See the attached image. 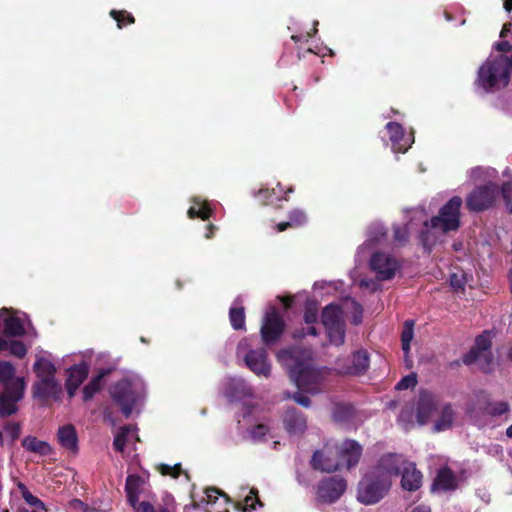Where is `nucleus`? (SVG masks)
<instances>
[{
	"mask_svg": "<svg viewBox=\"0 0 512 512\" xmlns=\"http://www.w3.org/2000/svg\"><path fill=\"white\" fill-rule=\"evenodd\" d=\"M347 488L346 481L341 477H329L322 480L317 489V499L324 503L337 501Z\"/></svg>",
	"mask_w": 512,
	"mask_h": 512,
	"instance_id": "2eb2a0df",
	"label": "nucleus"
},
{
	"mask_svg": "<svg viewBox=\"0 0 512 512\" xmlns=\"http://www.w3.org/2000/svg\"><path fill=\"white\" fill-rule=\"evenodd\" d=\"M6 352L12 356L23 358L27 353V347L21 341L7 339Z\"/></svg>",
	"mask_w": 512,
	"mask_h": 512,
	"instance_id": "a19ab883",
	"label": "nucleus"
},
{
	"mask_svg": "<svg viewBox=\"0 0 512 512\" xmlns=\"http://www.w3.org/2000/svg\"><path fill=\"white\" fill-rule=\"evenodd\" d=\"M205 493L208 502H215L217 496L220 495V492L215 488H209L205 491Z\"/></svg>",
	"mask_w": 512,
	"mask_h": 512,
	"instance_id": "4d7b16f0",
	"label": "nucleus"
},
{
	"mask_svg": "<svg viewBox=\"0 0 512 512\" xmlns=\"http://www.w3.org/2000/svg\"><path fill=\"white\" fill-rule=\"evenodd\" d=\"M379 281L380 280H377V278L376 279H362L359 282V285L361 288H366V289H369L370 291L374 292V291H377L380 289Z\"/></svg>",
	"mask_w": 512,
	"mask_h": 512,
	"instance_id": "5fc2aeb1",
	"label": "nucleus"
},
{
	"mask_svg": "<svg viewBox=\"0 0 512 512\" xmlns=\"http://www.w3.org/2000/svg\"><path fill=\"white\" fill-rule=\"evenodd\" d=\"M283 425L290 436H301L307 429V419L301 411L292 407L284 412Z\"/></svg>",
	"mask_w": 512,
	"mask_h": 512,
	"instance_id": "412c9836",
	"label": "nucleus"
},
{
	"mask_svg": "<svg viewBox=\"0 0 512 512\" xmlns=\"http://www.w3.org/2000/svg\"><path fill=\"white\" fill-rule=\"evenodd\" d=\"M414 337V321L407 320L404 322L402 334H401V342H402V350L405 354V357L408 356L410 352V343Z\"/></svg>",
	"mask_w": 512,
	"mask_h": 512,
	"instance_id": "e433bc0d",
	"label": "nucleus"
},
{
	"mask_svg": "<svg viewBox=\"0 0 512 512\" xmlns=\"http://www.w3.org/2000/svg\"><path fill=\"white\" fill-rule=\"evenodd\" d=\"M285 323L275 307H270L265 313L261 325V337L265 344L274 343L283 333Z\"/></svg>",
	"mask_w": 512,
	"mask_h": 512,
	"instance_id": "ddd939ff",
	"label": "nucleus"
},
{
	"mask_svg": "<svg viewBox=\"0 0 512 512\" xmlns=\"http://www.w3.org/2000/svg\"><path fill=\"white\" fill-rule=\"evenodd\" d=\"M401 457L398 454L383 455L377 464L361 478L357 487V500L372 505L383 499L392 485V477L399 474Z\"/></svg>",
	"mask_w": 512,
	"mask_h": 512,
	"instance_id": "f03ea898",
	"label": "nucleus"
},
{
	"mask_svg": "<svg viewBox=\"0 0 512 512\" xmlns=\"http://www.w3.org/2000/svg\"><path fill=\"white\" fill-rule=\"evenodd\" d=\"M456 477L453 472L449 469H441L434 482V489L447 491L453 490L456 487Z\"/></svg>",
	"mask_w": 512,
	"mask_h": 512,
	"instance_id": "c756f323",
	"label": "nucleus"
},
{
	"mask_svg": "<svg viewBox=\"0 0 512 512\" xmlns=\"http://www.w3.org/2000/svg\"><path fill=\"white\" fill-rule=\"evenodd\" d=\"M4 314L1 315L0 324L3 323L4 334L6 336H22L29 333L31 322L26 314L11 312L8 309H1Z\"/></svg>",
	"mask_w": 512,
	"mask_h": 512,
	"instance_id": "4468645a",
	"label": "nucleus"
},
{
	"mask_svg": "<svg viewBox=\"0 0 512 512\" xmlns=\"http://www.w3.org/2000/svg\"><path fill=\"white\" fill-rule=\"evenodd\" d=\"M412 512H431L429 508L424 506H418L412 510Z\"/></svg>",
	"mask_w": 512,
	"mask_h": 512,
	"instance_id": "0e129e2a",
	"label": "nucleus"
},
{
	"mask_svg": "<svg viewBox=\"0 0 512 512\" xmlns=\"http://www.w3.org/2000/svg\"><path fill=\"white\" fill-rule=\"evenodd\" d=\"M6 434L10 437L11 442H14L20 435V426L17 423H8L4 428Z\"/></svg>",
	"mask_w": 512,
	"mask_h": 512,
	"instance_id": "603ef678",
	"label": "nucleus"
},
{
	"mask_svg": "<svg viewBox=\"0 0 512 512\" xmlns=\"http://www.w3.org/2000/svg\"><path fill=\"white\" fill-rule=\"evenodd\" d=\"M504 8L506 11L510 12L512 10V0H505Z\"/></svg>",
	"mask_w": 512,
	"mask_h": 512,
	"instance_id": "338daca9",
	"label": "nucleus"
},
{
	"mask_svg": "<svg viewBox=\"0 0 512 512\" xmlns=\"http://www.w3.org/2000/svg\"><path fill=\"white\" fill-rule=\"evenodd\" d=\"M450 285L454 291H462L466 284V275L462 271L452 273L450 275Z\"/></svg>",
	"mask_w": 512,
	"mask_h": 512,
	"instance_id": "c03bdc74",
	"label": "nucleus"
},
{
	"mask_svg": "<svg viewBox=\"0 0 512 512\" xmlns=\"http://www.w3.org/2000/svg\"><path fill=\"white\" fill-rule=\"evenodd\" d=\"M158 470L162 475H169L173 478H177L182 472L181 464H175L173 466L160 464Z\"/></svg>",
	"mask_w": 512,
	"mask_h": 512,
	"instance_id": "49530a36",
	"label": "nucleus"
},
{
	"mask_svg": "<svg viewBox=\"0 0 512 512\" xmlns=\"http://www.w3.org/2000/svg\"><path fill=\"white\" fill-rule=\"evenodd\" d=\"M110 15L117 21V26L122 28L126 24L134 22V17L126 11L112 10Z\"/></svg>",
	"mask_w": 512,
	"mask_h": 512,
	"instance_id": "a18cd8bd",
	"label": "nucleus"
},
{
	"mask_svg": "<svg viewBox=\"0 0 512 512\" xmlns=\"http://www.w3.org/2000/svg\"><path fill=\"white\" fill-rule=\"evenodd\" d=\"M497 171L493 168L475 167L468 171V178L472 182L484 181L494 183L492 180L496 177Z\"/></svg>",
	"mask_w": 512,
	"mask_h": 512,
	"instance_id": "f704fd0d",
	"label": "nucleus"
},
{
	"mask_svg": "<svg viewBox=\"0 0 512 512\" xmlns=\"http://www.w3.org/2000/svg\"><path fill=\"white\" fill-rule=\"evenodd\" d=\"M229 318L231 325L234 329H244L245 327V314L243 307H231L229 311Z\"/></svg>",
	"mask_w": 512,
	"mask_h": 512,
	"instance_id": "58836bf2",
	"label": "nucleus"
},
{
	"mask_svg": "<svg viewBox=\"0 0 512 512\" xmlns=\"http://www.w3.org/2000/svg\"><path fill=\"white\" fill-rule=\"evenodd\" d=\"M65 385H66V390H67L68 396L70 398L74 397L77 389L79 388V385L72 384V383H69V382H66Z\"/></svg>",
	"mask_w": 512,
	"mask_h": 512,
	"instance_id": "bf43d9fd",
	"label": "nucleus"
},
{
	"mask_svg": "<svg viewBox=\"0 0 512 512\" xmlns=\"http://www.w3.org/2000/svg\"><path fill=\"white\" fill-rule=\"evenodd\" d=\"M135 432L136 428L132 425L121 427L114 438L115 450L123 453L126 446L134 445L139 440Z\"/></svg>",
	"mask_w": 512,
	"mask_h": 512,
	"instance_id": "bb28decb",
	"label": "nucleus"
},
{
	"mask_svg": "<svg viewBox=\"0 0 512 512\" xmlns=\"http://www.w3.org/2000/svg\"><path fill=\"white\" fill-rule=\"evenodd\" d=\"M354 415V408L348 404H338L333 410V418L337 422H346Z\"/></svg>",
	"mask_w": 512,
	"mask_h": 512,
	"instance_id": "4c0bfd02",
	"label": "nucleus"
},
{
	"mask_svg": "<svg viewBox=\"0 0 512 512\" xmlns=\"http://www.w3.org/2000/svg\"><path fill=\"white\" fill-rule=\"evenodd\" d=\"M501 194L505 201V206L509 213L512 214V186L511 183H503L501 187Z\"/></svg>",
	"mask_w": 512,
	"mask_h": 512,
	"instance_id": "de8ad7c7",
	"label": "nucleus"
},
{
	"mask_svg": "<svg viewBox=\"0 0 512 512\" xmlns=\"http://www.w3.org/2000/svg\"><path fill=\"white\" fill-rule=\"evenodd\" d=\"M237 428L244 439L252 442L266 440V436L270 432L269 424L264 418L260 417L256 408L250 406L243 408L242 417L238 419Z\"/></svg>",
	"mask_w": 512,
	"mask_h": 512,
	"instance_id": "1a4fd4ad",
	"label": "nucleus"
},
{
	"mask_svg": "<svg viewBox=\"0 0 512 512\" xmlns=\"http://www.w3.org/2000/svg\"><path fill=\"white\" fill-rule=\"evenodd\" d=\"M509 410L506 402L490 403L484 408V413L492 416L502 415Z\"/></svg>",
	"mask_w": 512,
	"mask_h": 512,
	"instance_id": "37998d69",
	"label": "nucleus"
},
{
	"mask_svg": "<svg viewBox=\"0 0 512 512\" xmlns=\"http://www.w3.org/2000/svg\"><path fill=\"white\" fill-rule=\"evenodd\" d=\"M399 456L401 457L399 464V474L402 475L401 485L405 490L416 491L422 484V474L416 469L414 463L404 460L401 455Z\"/></svg>",
	"mask_w": 512,
	"mask_h": 512,
	"instance_id": "aec40b11",
	"label": "nucleus"
},
{
	"mask_svg": "<svg viewBox=\"0 0 512 512\" xmlns=\"http://www.w3.org/2000/svg\"><path fill=\"white\" fill-rule=\"evenodd\" d=\"M34 509H45L46 506L42 500L39 498L36 499V501L31 505Z\"/></svg>",
	"mask_w": 512,
	"mask_h": 512,
	"instance_id": "680f3d73",
	"label": "nucleus"
},
{
	"mask_svg": "<svg viewBox=\"0 0 512 512\" xmlns=\"http://www.w3.org/2000/svg\"><path fill=\"white\" fill-rule=\"evenodd\" d=\"M224 394L231 400L252 396V388L241 378H228L223 384Z\"/></svg>",
	"mask_w": 512,
	"mask_h": 512,
	"instance_id": "b1692460",
	"label": "nucleus"
},
{
	"mask_svg": "<svg viewBox=\"0 0 512 512\" xmlns=\"http://www.w3.org/2000/svg\"><path fill=\"white\" fill-rule=\"evenodd\" d=\"M417 384V378L415 374H410L402 378L396 385V389L405 390L415 387Z\"/></svg>",
	"mask_w": 512,
	"mask_h": 512,
	"instance_id": "8fccbe9b",
	"label": "nucleus"
},
{
	"mask_svg": "<svg viewBox=\"0 0 512 512\" xmlns=\"http://www.w3.org/2000/svg\"><path fill=\"white\" fill-rule=\"evenodd\" d=\"M369 367V357L366 351H357L353 354L352 364H344L341 359L336 361V368L338 374L342 375H356L364 373Z\"/></svg>",
	"mask_w": 512,
	"mask_h": 512,
	"instance_id": "5701e85b",
	"label": "nucleus"
},
{
	"mask_svg": "<svg viewBox=\"0 0 512 512\" xmlns=\"http://www.w3.org/2000/svg\"><path fill=\"white\" fill-rule=\"evenodd\" d=\"M370 254L369 267L377 280H391L400 271L401 263L394 255L379 251Z\"/></svg>",
	"mask_w": 512,
	"mask_h": 512,
	"instance_id": "9b49d317",
	"label": "nucleus"
},
{
	"mask_svg": "<svg viewBox=\"0 0 512 512\" xmlns=\"http://www.w3.org/2000/svg\"><path fill=\"white\" fill-rule=\"evenodd\" d=\"M491 338L489 333L485 332L476 338L474 347L464 356L463 362L470 365L475 362H485L487 365L492 360Z\"/></svg>",
	"mask_w": 512,
	"mask_h": 512,
	"instance_id": "f3484780",
	"label": "nucleus"
},
{
	"mask_svg": "<svg viewBox=\"0 0 512 512\" xmlns=\"http://www.w3.org/2000/svg\"><path fill=\"white\" fill-rule=\"evenodd\" d=\"M409 226L408 225H404V226H395L394 227V239L397 243L399 244H403L407 241L408 239V234H409Z\"/></svg>",
	"mask_w": 512,
	"mask_h": 512,
	"instance_id": "09e8293b",
	"label": "nucleus"
},
{
	"mask_svg": "<svg viewBox=\"0 0 512 512\" xmlns=\"http://www.w3.org/2000/svg\"><path fill=\"white\" fill-rule=\"evenodd\" d=\"M248 338L242 339L237 346L238 355H242L246 366L257 376L268 378L271 374V363L264 348L250 349Z\"/></svg>",
	"mask_w": 512,
	"mask_h": 512,
	"instance_id": "9d476101",
	"label": "nucleus"
},
{
	"mask_svg": "<svg viewBox=\"0 0 512 512\" xmlns=\"http://www.w3.org/2000/svg\"><path fill=\"white\" fill-rule=\"evenodd\" d=\"M500 193L496 183L477 186L466 198V206L470 211L480 212L490 208Z\"/></svg>",
	"mask_w": 512,
	"mask_h": 512,
	"instance_id": "f8f14e48",
	"label": "nucleus"
},
{
	"mask_svg": "<svg viewBox=\"0 0 512 512\" xmlns=\"http://www.w3.org/2000/svg\"><path fill=\"white\" fill-rule=\"evenodd\" d=\"M361 454L362 448L356 441L345 440L337 451L328 445L315 451L311 465L316 470L330 473L338 470L342 466L341 461H345L347 469H350L358 464Z\"/></svg>",
	"mask_w": 512,
	"mask_h": 512,
	"instance_id": "20e7f679",
	"label": "nucleus"
},
{
	"mask_svg": "<svg viewBox=\"0 0 512 512\" xmlns=\"http://www.w3.org/2000/svg\"><path fill=\"white\" fill-rule=\"evenodd\" d=\"M212 213V209L208 202L202 201L200 198L193 199V205L188 209L189 218L199 217L207 220Z\"/></svg>",
	"mask_w": 512,
	"mask_h": 512,
	"instance_id": "473e14b6",
	"label": "nucleus"
},
{
	"mask_svg": "<svg viewBox=\"0 0 512 512\" xmlns=\"http://www.w3.org/2000/svg\"><path fill=\"white\" fill-rule=\"evenodd\" d=\"M496 49L501 52H506L510 49V45L507 41H502L496 44Z\"/></svg>",
	"mask_w": 512,
	"mask_h": 512,
	"instance_id": "052dcab7",
	"label": "nucleus"
},
{
	"mask_svg": "<svg viewBox=\"0 0 512 512\" xmlns=\"http://www.w3.org/2000/svg\"><path fill=\"white\" fill-rule=\"evenodd\" d=\"M283 192L282 187L280 184L277 185V190L272 189L271 191L269 189H260L258 191L257 196L261 199H263L266 203H272L274 199L280 200L281 196L280 194Z\"/></svg>",
	"mask_w": 512,
	"mask_h": 512,
	"instance_id": "79ce46f5",
	"label": "nucleus"
},
{
	"mask_svg": "<svg viewBox=\"0 0 512 512\" xmlns=\"http://www.w3.org/2000/svg\"><path fill=\"white\" fill-rule=\"evenodd\" d=\"M286 398H291L293 399L297 404L303 406V407H306L308 408L311 404V401L310 399L303 395L301 392H295V393H287L286 394Z\"/></svg>",
	"mask_w": 512,
	"mask_h": 512,
	"instance_id": "3c124183",
	"label": "nucleus"
},
{
	"mask_svg": "<svg viewBox=\"0 0 512 512\" xmlns=\"http://www.w3.org/2000/svg\"><path fill=\"white\" fill-rule=\"evenodd\" d=\"M317 320V313L314 310H307L305 312V322L307 324L314 323Z\"/></svg>",
	"mask_w": 512,
	"mask_h": 512,
	"instance_id": "13d9d810",
	"label": "nucleus"
},
{
	"mask_svg": "<svg viewBox=\"0 0 512 512\" xmlns=\"http://www.w3.org/2000/svg\"><path fill=\"white\" fill-rule=\"evenodd\" d=\"M7 350V339L0 337V354Z\"/></svg>",
	"mask_w": 512,
	"mask_h": 512,
	"instance_id": "e2e57ef3",
	"label": "nucleus"
},
{
	"mask_svg": "<svg viewBox=\"0 0 512 512\" xmlns=\"http://www.w3.org/2000/svg\"><path fill=\"white\" fill-rule=\"evenodd\" d=\"M277 358L299 390L312 395L322 391L329 369L314 365L313 353L310 349L301 347L283 349L278 352Z\"/></svg>",
	"mask_w": 512,
	"mask_h": 512,
	"instance_id": "f257e3e1",
	"label": "nucleus"
},
{
	"mask_svg": "<svg viewBox=\"0 0 512 512\" xmlns=\"http://www.w3.org/2000/svg\"><path fill=\"white\" fill-rule=\"evenodd\" d=\"M256 505L262 506V503L257 497V491L252 489L250 494L245 496L243 502L238 504V507L242 509L243 512H251L256 509Z\"/></svg>",
	"mask_w": 512,
	"mask_h": 512,
	"instance_id": "ea45409f",
	"label": "nucleus"
},
{
	"mask_svg": "<svg viewBox=\"0 0 512 512\" xmlns=\"http://www.w3.org/2000/svg\"><path fill=\"white\" fill-rule=\"evenodd\" d=\"M509 78L507 57L490 56L478 70L477 84L484 91L489 92L505 87Z\"/></svg>",
	"mask_w": 512,
	"mask_h": 512,
	"instance_id": "6e6552de",
	"label": "nucleus"
},
{
	"mask_svg": "<svg viewBox=\"0 0 512 512\" xmlns=\"http://www.w3.org/2000/svg\"><path fill=\"white\" fill-rule=\"evenodd\" d=\"M25 382L16 381L9 389H4L0 394V415L10 416L17 411V402L24 395Z\"/></svg>",
	"mask_w": 512,
	"mask_h": 512,
	"instance_id": "dca6fc26",
	"label": "nucleus"
},
{
	"mask_svg": "<svg viewBox=\"0 0 512 512\" xmlns=\"http://www.w3.org/2000/svg\"><path fill=\"white\" fill-rule=\"evenodd\" d=\"M214 228H215V227H214L213 225H210V226L208 227V232H207V233H206V235H205V236H206V238H208V239H209V238H211V237H212V234H213V230H214Z\"/></svg>",
	"mask_w": 512,
	"mask_h": 512,
	"instance_id": "774afa93",
	"label": "nucleus"
},
{
	"mask_svg": "<svg viewBox=\"0 0 512 512\" xmlns=\"http://www.w3.org/2000/svg\"><path fill=\"white\" fill-rule=\"evenodd\" d=\"M110 395L125 417H129L144 398L145 383L138 376L126 377L110 388Z\"/></svg>",
	"mask_w": 512,
	"mask_h": 512,
	"instance_id": "423d86ee",
	"label": "nucleus"
},
{
	"mask_svg": "<svg viewBox=\"0 0 512 512\" xmlns=\"http://www.w3.org/2000/svg\"><path fill=\"white\" fill-rule=\"evenodd\" d=\"M141 479L135 475H129L126 479L125 491L127 499L133 508H136L138 502V496L140 493Z\"/></svg>",
	"mask_w": 512,
	"mask_h": 512,
	"instance_id": "7c9ffc66",
	"label": "nucleus"
},
{
	"mask_svg": "<svg viewBox=\"0 0 512 512\" xmlns=\"http://www.w3.org/2000/svg\"><path fill=\"white\" fill-rule=\"evenodd\" d=\"M439 406L435 397L429 392H422L418 398L416 417L419 424L424 425L434 419Z\"/></svg>",
	"mask_w": 512,
	"mask_h": 512,
	"instance_id": "4be33fe9",
	"label": "nucleus"
},
{
	"mask_svg": "<svg viewBox=\"0 0 512 512\" xmlns=\"http://www.w3.org/2000/svg\"><path fill=\"white\" fill-rule=\"evenodd\" d=\"M112 369L113 367L100 369L98 374L90 380L83 389L84 401L91 399L101 389L103 385V378L108 375Z\"/></svg>",
	"mask_w": 512,
	"mask_h": 512,
	"instance_id": "cd10ccee",
	"label": "nucleus"
},
{
	"mask_svg": "<svg viewBox=\"0 0 512 512\" xmlns=\"http://www.w3.org/2000/svg\"><path fill=\"white\" fill-rule=\"evenodd\" d=\"M386 130L394 153H405L414 143L413 133L405 135L404 128L397 122H388Z\"/></svg>",
	"mask_w": 512,
	"mask_h": 512,
	"instance_id": "6ab92c4d",
	"label": "nucleus"
},
{
	"mask_svg": "<svg viewBox=\"0 0 512 512\" xmlns=\"http://www.w3.org/2000/svg\"><path fill=\"white\" fill-rule=\"evenodd\" d=\"M510 27H511V24H505L501 30L500 36L504 37L506 35V33L509 32Z\"/></svg>",
	"mask_w": 512,
	"mask_h": 512,
	"instance_id": "69168bd1",
	"label": "nucleus"
},
{
	"mask_svg": "<svg viewBox=\"0 0 512 512\" xmlns=\"http://www.w3.org/2000/svg\"><path fill=\"white\" fill-rule=\"evenodd\" d=\"M18 488L21 492V495L23 497V499L25 500V502L28 504V505H32L36 499L38 497L34 496L27 488L26 486L23 484V483H19L18 484Z\"/></svg>",
	"mask_w": 512,
	"mask_h": 512,
	"instance_id": "864d4df0",
	"label": "nucleus"
},
{
	"mask_svg": "<svg viewBox=\"0 0 512 512\" xmlns=\"http://www.w3.org/2000/svg\"><path fill=\"white\" fill-rule=\"evenodd\" d=\"M57 438L58 442L64 449L73 453L77 452L78 436L73 425L66 424L59 427L57 432Z\"/></svg>",
	"mask_w": 512,
	"mask_h": 512,
	"instance_id": "a878e982",
	"label": "nucleus"
},
{
	"mask_svg": "<svg viewBox=\"0 0 512 512\" xmlns=\"http://www.w3.org/2000/svg\"><path fill=\"white\" fill-rule=\"evenodd\" d=\"M33 370L37 380L33 384L35 397L47 400H59L62 394L61 383L56 379L57 368L49 358L41 355L36 356Z\"/></svg>",
	"mask_w": 512,
	"mask_h": 512,
	"instance_id": "0eeeda50",
	"label": "nucleus"
},
{
	"mask_svg": "<svg viewBox=\"0 0 512 512\" xmlns=\"http://www.w3.org/2000/svg\"><path fill=\"white\" fill-rule=\"evenodd\" d=\"M455 418L456 413L450 404H443L439 406L433 419V430L435 432H442L452 428Z\"/></svg>",
	"mask_w": 512,
	"mask_h": 512,
	"instance_id": "393cba45",
	"label": "nucleus"
},
{
	"mask_svg": "<svg viewBox=\"0 0 512 512\" xmlns=\"http://www.w3.org/2000/svg\"><path fill=\"white\" fill-rule=\"evenodd\" d=\"M362 307L352 298H346L341 305L330 304L322 312V323L326 329L330 343L340 346L345 340V315H352V323L358 325L362 321Z\"/></svg>",
	"mask_w": 512,
	"mask_h": 512,
	"instance_id": "7ed1b4c3",
	"label": "nucleus"
},
{
	"mask_svg": "<svg viewBox=\"0 0 512 512\" xmlns=\"http://www.w3.org/2000/svg\"><path fill=\"white\" fill-rule=\"evenodd\" d=\"M307 222V216L303 210L295 209L289 213V221L277 225V231L282 232L288 227H299Z\"/></svg>",
	"mask_w": 512,
	"mask_h": 512,
	"instance_id": "c9c22d12",
	"label": "nucleus"
},
{
	"mask_svg": "<svg viewBox=\"0 0 512 512\" xmlns=\"http://www.w3.org/2000/svg\"><path fill=\"white\" fill-rule=\"evenodd\" d=\"M89 371V366L85 361L75 364L68 370V377L66 382L81 385L86 379Z\"/></svg>",
	"mask_w": 512,
	"mask_h": 512,
	"instance_id": "2f4dec72",
	"label": "nucleus"
},
{
	"mask_svg": "<svg viewBox=\"0 0 512 512\" xmlns=\"http://www.w3.org/2000/svg\"><path fill=\"white\" fill-rule=\"evenodd\" d=\"M22 446L31 452L38 453L40 455H48L51 453V446L45 442L38 440L36 437L28 436L23 439Z\"/></svg>",
	"mask_w": 512,
	"mask_h": 512,
	"instance_id": "72a5a7b5",
	"label": "nucleus"
},
{
	"mask_svg": "<svg viewBox=\"0 0 512 512\" xmlns=\"http://www.w3.org/2000/svg\"><path fill=\"white\" fill-rule=\"evenodd\" d=\"M462 203L461 197L454 196L440 208L438 215L429 221H424L425 231L422 232V239L425 246L431 244L429 233L447 234L458 230L461 223Z\"/></svg>",
	"mask_w": 512,
	"mask_h": 512,
	"instance_id": "39448f33",
	"label": "nucleus"
},
{
	"mask_svg": "<svg viewBox=\"0 0 512 512\" xmlns=\"http://www.w3.org/2000/svg\"><path fill=\"white\" fill-rule=\"evenodd\" d=\"M386 236V230L380 223H373L367 231L366 241L360 245L356 252V261L362 262L370 255L376 245L380 244Z\"/></svg>",
	"mask_w": 512,
	"mask_h": 512,
	"instance_id": "a211bd4d",
	"label": "nucleus"
},
{
	"mask_svg": "<svg viewBox=\"0 0 512 512\" xmlns=\"http://www.w3.org/2000/svg\"><path fill=\"white\" fill-rule=\"evenodd\" d=\"M16 381H24L15 376V367L8 361H0V386L4 389L11 388Z\"/></svg>",
	"mask_w": 512,
	"mask_h": 512,
	"instance_id": "c85d7f7f",
	"label": "nucleus"
},
{
	"mask_svg": "<svg viewBox=\"0 0 512 512\" xmlns=\"http://www.w3.org/2000/svg\"><path fill=\"white\" fill-rule=\"evenodd\" d=\"M135 512H155L154 507L149 502L136 503Z\"/></svg>",
	"mask_w": 512,
	"mask_h": 512,
	"instance_id": "6e6d98bb",
	"label": "nucleus"
}]
</instances>
